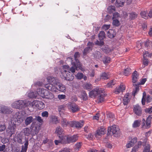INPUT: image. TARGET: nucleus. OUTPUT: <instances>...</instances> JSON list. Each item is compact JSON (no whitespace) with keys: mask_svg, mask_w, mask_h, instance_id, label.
I'll list each match as a JSON object with an SVG mask.
<instances>
[{"mask_svg":"<svg viewBox=\"0 0 152 152\" xmlns=\"http://www.w3.org/2000/svg\"><path fill=\"white\" fill-rule=\"evenodd\" d=\"M23 116L22 114L20 112L16 113L13 115L7 130V134L10 135V137H11L12 135L14 134L15 132L16 121L18 119L21 118Z\"/></svg>","mask_w":152,"mask_h":152,"instance_id":"nucleus-1","label":"nucleus"},{"mask_svg":"<svg viewBox=\"0 0 152 152\" xmlns=\"http://www.w3.org/2000/svg\"><path fill=\"white\" fill-rule=\"evenodd\" d=\"M103 90L101 88H95L89 93V96L91 98H96L98 102H101L104 101Z\"/></svg>","mask_w":152,"mask_h":152,"instance_id":"nucleus-2","label":"nucleus"},{"mask_svg":"<svg viewBox=\"0 0 152 152\" xmlns=\"http://www.w3.org/2000/svg\"><path fill=\"white\" fill-rule=\"evenodd\" d=\"M32 122L30 127V129H32V131H35V133L32 134L34 135L37 134L38 132L40 129V126L36 124L34 121V119H33L31 116H30L27 117L25 120V124L26 125H28L30 124Z\"/></svg>","mask_w":152,"mask_h":152,"instance_id":"nucleus-3","label":"nucleus"},{"mask_svg":"<svg viewBox=\"0 0 152 152\" xmlns=\"http://www.w3.org/2000/svg\"><path fill=\"white\" fill-rule=\"evenodd\" d=\"M69 68V66L64 65L62 66V69L61 71V74L60 76L62 78L67 80H72L73 78V76H70V72L67 71Z\"/></svg>","mask_w":152,"mask_h":152,"instance_id":"nucleus-4","label":"nucleus"},{"mask_svg":"<svg viewBox=\"0 0 152 152\" xmlns=\"http://www.w3.org/2000/svg\"><path fill=\"white\" fill-rule=\"evenodd\" d=\"M29 106L33 108L41 110L45 107V104L41 101L35 100L30 102Z\"/></svg>","mask_w":152,"mask_h":152,"instance_id":"nucleus-5","label":"nucleus"},{"mask_svg":"<svg viewBox=\"0 0 152 152\" xmlns=\"http://www.w3.org/2000/svg\"><path fill=\"white\" fill-rule=\"evenodd\" d=\"M138 78V75L137 72L136 71H135L133 73L132 75V79L133 86L135 87V89L134 90V94L133 95L135 96V94L138 91V86L137 85V83H136Z\"/></svg>","mask_w":152,"mask_h":152,"instance_id":"nucleus-6","label":"nucleus"},{"mask_svg":"<svg viewBox=\"0 0 152 152\" xmlns=\"http://www.w3.org/2000/svg\"><path fill=\"white\" fill-rule=\"evenodd\" d=\"M111 132L112 134L115 137H118L120 135V133L118 126L115 125L108 127V132Z\"/></svg>","mask_w":152,"mask_h":152,"instance_id":"nucleus-7","label":"nucleus"},{"mask_svg":"<svg viewBox=\"0 0 152 152\" xmlns=\"http://www.w3.org/2000/svg\"><path fill=\"white\" fill-rule=\"evenodd\" d=\"M26 105V102L24 101L19 100L13 103L11 106L13 108L19 109L24 108Z\"/></svg>","mask_w":152,"mask_h":152,"instance_id":"nucleus-8","label":"nucleus"},{"mask_svg":"<svg viewBox=\"0 0 152 152\" xmlns=\"http://www.w3.org/2000/svg\"><path fill=\"white\" fill-rule=\"evenodd\" d=\"M78 137L77 135H74L72 136L66 135L64 137L65 140V143H69L75 142L78 140Z\"/></svg>","mask_w":152,"mask_h":152,"instance_id":"nucleus-9","label":"nucleus"},{"mask_svg":"<svg viewBox=\"0 0 152 152\" xmlns=\"http://www.w3.org/2000/svg\"><path fill=\"white\" fill-rule=\"evenodd\" d=\"M64 130L60 126L57 127L55 131V133L59 139L63 140L66 135H64Z\"/></svg>","mask_w":152,"mask_h":152,"instance_id":"nucleus-10","label":"nucleus"},{"mask_svg":"<svg viewBox=\"0 0 152 152\" xmlns=\"http://www.w3.org/2000/svg\"><path fill=\"white\" fill-rule=\"evenodd\" d=\"M142 127L143 129H148L151 127V121L150 117L149 116L147 119L146 121L145 119H143L142 120Z\"/></svg>","mask_w":152,"mask_h":152,"instance_id":"nucleus-11","label":"nucleus"},{"mask_svg":"<svg viewBox=\"0 0 152 152\" xmlns=\"http://www.w3.org/2000/svg\"><path fill=\"white\" fill-rule=\"evenodd\" d=\"M37 94L43 98H45L46 95L49 94V91L42 88L38 89L37 91Z\"/></svg>","mask_w":152,"mask_h":152,"instance_id":"nucleus-12","label":"nucleus"},{"mask_svg":"<svg viewBox=\"0 0 152 152\" xmlns=\"http://www.w3.org/2000/svg\"><path fill=\"white\" fill-rule=\"evenodd\" d=\"M83 122L84 121H80V122L76 121H70L71 126L75 127L78 128H81L83 126Z\"/></svg>","mask_w":152,"mask_h":152,"instance_id":"nucleus-13","label":"nucleus"},{"mask_svg":"<svg viewBox=\"0 0 152 152\" xmlns=\"http://www.w3.org/2000/svg\"><path fill=\"white\" fill-rule=\"evenodd\" d=\"M133 112L135 114L138 116H140L142 113V110L141 107L137 104L133 106Z\"/></svg>","mask_w":152,"mask_h":152,"instance_id":"nucleus-14","label":"nucleus"},{"mask_svg":"<svg viewBox=\"0 0 152 152\" xmlns=\"http://www.w3.org/2000/svg\"><path fill=\"white\" fill-rule=\"evenodd\" d=\"M106 132L105 129L104 127H101L98 129L95 134V136L96 138H99L102 135L104 134Z\"/></svg>","mask_w":152,"mask_h":152,"instance_id":"nucleus-15","label":"nucleus"},{"mask_svg":"<svg viewBox=\"0 0 152 152\" xmlns=\"http://www.w3.org/2000/svg\"><path fill=\"white\" fill-rule=\"evenodd\" d=\"M80 54L79 52H77L75 53L74 55L75 60V62L76 63V65L79 68V69L82 71H83L84 69L82 68L81 66V65L80 64L79 60L77 59V58L80 57Z\"/></svg>","mask_w":152,"mask_h":152,"instance_id":"nucleus-16","label":"nucleus"},{"mask_svg":"<svg viewBox=\"0 0 152 152\" xmlns=\"http://www.w3.org/2000/svg\"><path fill=\"white\" fill-rule=\"evenodd\" d=\"M12 112V109L5 106L0 107V113L4 114H10Z\"/></svg>","mask_w":152,"mask_h":152,"instance_id":"nucleus-17","label":"nucleus"},{"mask_svg":"<svg viewBox=\"0 0 152 152\" xmlns=\"http://www.w3.org/2000/svg\"><path fill=\"white\" fill-rule=\"evenodd\" d=\"M69 108L70 111L75 113L79 110L78 106L75 103H71L69 105Z\"/></svg>","mask_w":152,"mask_h":152,"instance_id":"nucleus-18","label":"nucleus"},{"mask_svg":"<svg viewBox=\"0 0 152 152\" xmlns=\"http://www.w3.org/2000/svg\"><path fill=\"white\" fill-rule=\"evenodd\" d=\"M55 85L53 84L49 83L45 84V87L48 90L52 92H55L57 91V88Z\"/></svg>","mask_w":152,"mask_h":152,"instance_id":"nucleus-19","label":"nucleus"},{"mask_svg":"<svg viewBox=\"0 0 152 152\" xmlns=\"http://www.w3.org/2000/svg\"><path fill=\"white\" fill-rule=\"evenodd\" d=\"M47 79L49 83H52L56 85L58 83L59 80L56 78L49 76L47 77Z\"/></svg>","mask_w":152,"mask_h":152,"instance_id":"nucleus-20","label":"nucleus"},{"mask_svg":"<svg viewBox=\"0 0 152 152\" xmlns=\"http://www.w3.org/2000/svg\"><path fill=\"white\" fill-rule=\"evenodd\" d=\"M72 58H68L67 59L70 60L71 61L72 64L73 66L71 67L69 70L72 73H74L75 72V69H76L77 70V68H79L77 67V66L76 65V63H75V62H73V61L72 60Z\"/></svg>","mask_w":152,"mask_h":152,"instance_id":"nucleus-21","label":"nucleus"},{"mask_svg":"<svg viewBox=\"0 0 152 152\" xmlns=\"http://www.w3.org/2000/svg\"><path fill=\"white\" fill-rule=\"evenodd\" d=\"M56 86L57 89L59 91L63 92H64L66 91V88L65 86L60 83L59 81L58 84L56 85Z\"/></svg>","mask_w":152,"mask_h":152,"instance_id":"nucleus-22","label":"nucleus"},{"mask_svg":"<svg viewBox=\"0 0 152 152\" xmlns=\"http://www.w3.org/2000/svg\"><path fill=\"white\" fill-rule=\"evenodd\" d=\"M70 121H67L66 119L64 118H62L61 121V126L64 127H66L69 125L71 126V124H70Z\"/></svg>","mask_w":152,"mask_h":152,"instance_id":"nucleus-23","label":"nucleus"},{"mask_svg":"<svg viewBox=\"0 0 152 152\" xmlns=\"http://www.w3.org/2000/svg\"><path fill=\"white\" fill-rule=\"evenodd\" d=\"M125 89V86L124 85H121L119 86L115 90V92L116 94H118L120 92H122Z\"/></svg>","mask_w":152,"mask_h":152,"instance_id":"nucleus-24","label":"nucleus"},{"mask_svg":"<svg viewBox=\"0 0 152 152\" xmlns=\"http://www.w3.org/2000/svg\"><path fill=\"white\" fill-rule=\"evenodd\" d=\"M107 36L110 38H113L116 35V33L113 29H109L107 32Z\"/></svg>","mask_w":152,"mask_h":152,"instance_id":"nucleus-25","label":"nucleus"},{"mask_svg":"<svg viewBox=\"0 0 152 152\" xmlns=\"http://www.w3.org/2000/svg\"><path fill=\"white\" fill-rule=\"evenodd\" d=\"M28 144V140H26L24 145L21 146V150L20 152H26Z\"/></svg>","mask_w":152,"mask_h":152,"instance_id":"nucleus-26","label":"nucleus"},{"mask_svg":"<svg viewBox=\"0 0 152 152\" xmlns=\"http://www.w3.org/2000/svg\"><path fill=\"white\" fill-rule=\"evenodd\" d=\"M23 131V132L25 135L28 136L31 134H31L32 136L34 135V134H32L35 133V132L34 131L31 130V131H30V129L28 128H24Z\"/></svg>","mask_w":152,"mask_h":152,"instance_id":"nucleus-27","label":"nucleus"},{"mask_svg":"<svg viewBox=\"0 0 152 152\" xmlns=\"http://www.w3.org/2000/svg\"><path fill=\"white\" fill-rule=\"evenodd\" d=\"M125 2V0H117L115 3L116 6L118 7H122Z\"/></svg>","mask_w":152,"mask_h":152,"instance_id":"nucleus-28","label":"nucleus"},{"mask_svg":"<svg viewBox=\"0 0 152 152\" xmlns=\"http://www.w3.org/2000/svg\"><path fill=\"white\" fill-rule=\"evenodd\" d=\"M129 94L128 93L126 94L124 97L123 102L124 105H127L129 101V99L128 98Z\"/></svg>","mask_w":152,"mask_h":152,"instance_id":"nucleus-29","label":"nucleus"},{"mask_svg":"<svg viewBox=\"0 0 152 152\" xmlns=\"http://www.w3.org/2000/svg\"><path fill=\"white\" fill-rule=\"evenodd\" d=\"M51 122L53 124H56L59 123L57 118L55 116H52L50 117Z\"/></svg>","mask_w":152,"mask_h":152,"instance_id":"nucleus-30","label":"nucleus"},{"mask_svg":"<svg viewBox=\"0 0 152 152\" xmlns=\"http://www.w3.org/2000/svg\"><path fill=\"white\" fill-rule=\"evenodd\" d=\"M83 88L88 91L92 88V86L90 83H86L83 85Z\"/></svg>","mask_w":152,"mask_h":152,"instance_id":"nucleus-31","label":"nucleus"},{"mask_svg":"<svg viewBox=\"0 0 152 152\" xmlns=\"http://www.w3.org/2000/svg\"><path fill=\"white\" fill-rule=\"evenodd\" d=\"M60 140H55L54 141V143L56 145H59L60 143H65V139L62 140L60 139Z\"/></svg>","mask_w":152,"mask_h":152,"instance_id":"nucleus-32","label":"nucleus"},{"mask_svg":"<svg viewBox=\"0 0 152 152\" xmlns=\"http://www.w3.org/2000/svg\"><path fill=\"white\" fill-rule=\"evenodd\" d=\"M140 15L141 16L145 19H147L148 18V13H147L146 11H142L141 12Z\"/></svg>","mask_w":152,"mask_h":152,"instance_id":"nucleus-33","label":"nucleus"},{"mask_svg":"<svg viewBox=\"0 0 152 152\" xmlns=\"http://www.w3.org/2000/svg\"><path fill=\"white\" fill-rule=\"evenodd\" d=\"M94 57L96 59H99L102 57V55L100 52L96 51L94 54Z\"/></svg>","mask_w":152,"mask_h":152,"instance_id":"nucleus-34","label":"nucleus"},{"mask_svg":"<svg viewBox=\"0 0 152 152\" xmlns=\"http://www.w3.org/2000/svg\"><path fill=\"white\" fill-rule=\"evenodd\" d=\"M110 76L109 75L105 72L102 73L101 75L100 79H107L109 78Z\"/></svg>","mask_w":152,"mask_h":152,"instance_id":"nucleus-35","label":"nucleus"},{"mask_svg":"<svg viewBox=\"0 0 152 152\" xmlns=\"http://www.w3.org/2000/svg\"><path fill=\"white\" fill-rule=\"evenodd\" d=\"M102 51L106 53H109L111 52V50L107 46H104L102 48Z\"/></svg>","mask_w":152,"mask_h":152,"instance_id":"nucleus-36","label":"nucleus"},{"mask_svg":"<svg viewBox=\"0 0 152 152\" xmlns=\"http://www.w3.org/2000/svg\"><path fill=\"white\" fill-rule=\"evenodd\" d=\"M91 47H88L86 48L84 50L83 52V56H85L88 53L90 50H91Z\"/></svg>","mask_w":152,"mask_h":152,"instance_id":"nucleus-37","label":"nucleus"},{"mask_svg":"<svg viewBox=\"0 0 152 152\" xmlns=\"http://www.w3.org/2000/svg\"><path fill=\"white\" fill-rule=\"evenodd\" d=\"M140 120H136L135 121L132 125L133 128H136L139 127L140 125Z\"/></svg>","mask_w":152,"mask_h":152,"instance_id":"nucleus-38","label":"nucleus"},{"mask_svg":"<svg viewBox=\"0 0 152 152\" xmlns=\"http://www.w3.org/2000/svg\"><path fill=\"white\" fill-rule=\"evenodd\" d=\"M99 37L100 40L103 39L105 37V33L103 31H101L99 34Z\"/></svg>","mask_w":152,"mask_h":152,"instance_id":"nucleus-39","label":"nucleus"},{"mask_svg":"<svg viewBox=\"0 0 152 152\" xmlns=\"http://www.w3.org/2000/svg\"><path fill=\"white\" fill-rule=\"evenodd\" d=\"M137 15L135 12H131L130 13L129 18L131 20H133L137 18Z\"/></svg>","mask_w":152,"mask_h":152,"instance_id":"nucleus-40","label":"nucleus"},{"mask_svg":"<svg viewBox=\"0 0 152 152\" xmlns=\"http://www.w3.org/2000/svg\"><path fill=\"white\" fill-rule=\"evenodd\" d=\"M115 10V6H109L107 8L108 12L109 13H111L114 12Z\"/></svg>","mask_w":152,"mask_h":152,"instance_id":"nucleus-41","label":"nucleus"},{"mask_svg":"<svg viewBox=\"0 0 152 152\" xmlns=\"http://www.w3.org/2000/svg\"><path fill=\"white\" fill-rule=\"evenodd\" d=\"M81 97L83 98V99L86 100L88 99V96L87 94L85 91H83L81 92Z\"/></svg>","mask_w":152,"mask_h":152,"instance_id":"nucleus-42","label":"nucleus"},{"mask_svg":"<svg viewBox=\"0 0 152 152\" xmlns=\"http://www.w3.org/2000/svg\"><path fill=\"white\" fill-rule=\"evenodd\" d=\"M115 83L116 82L115 80H112L108 83L107 86L108 87H112L113 86H114Z\"/></svg>","mask_w":152,"mask_h":152,"instance_id":"nucleus-43","label":"nucleus"},{"mask_svg":"<svg viewBox=\"0 0 152 152\" xmlns=\"http://www.w3.org/2000/svg\"><path fill=\"white\" fill-rule=\"evenodd\" d=\"M37 94L35 92L31 91L28 94V96L30 98H34L37 96Z\"/></svg>","mask_w":152,"mask_h":152,"instance_id":"nucleus-44","label":"nucleus"},{"mask_svg":"<svg viewBox=\"0 0 152 152\" xmlns=\"http://www.w3.org/2000/svg\"><path fill=\"white\" fill-rule=\"evenodd\" d=\"M107 116L108 117L110 118V121H113L115 118V117L114 115L111 113L108 114L107 115Z\"/></svg>","mask_w":152,"mask_h":152,"instance_id":"nucleus-45","label":"nucleus"},{"mask_svg":"<svg viewBox=\"0 0 152 152\" xmlns=\"http://www.w3.org/2000/svg\"><path fill=\"white\" fill-rule=\"evenodd\" d=\"M83 74L82 73H78L75 75L77 79L78 80H81L83 78Z\"/></svg>","mask_w":152,"mask_h":152,"instance_id":"nucleus-46","label":"nucleus"},{"mask_svg":"<svg viewBox=\"0 0 152 152\" xmlns=\"http://www.w3.org/2000/svg\"><path fill=\"white\" fill-rule=\"evenodd\" d=\"M102 61L105 64L108 63L110 61V58L109 57L105 56L103 58Z\"/></svg>","mask_w":152,"mask_h":152,"instance_id":"nucleus-47","label":"nucleus"},{"mask_svg":"<svg viewBox=\"0 0 152 152\" xmlns=\"http://www.w3.org/2000/svg\"><path fill=\"white\" fill-rule=\"evenodd\" d=\"M131 69L130 68H127L124 70V74L126 76H128L130 74Z\"/></svg>","mask_w":152,"mask_h":152,"instance_id":"nucleus-48","label":"nucleus"},{"mask_svg":"<svg viewBox=\"0 0 152 152\" xmlns=\"http://www.w3.org/2000/svg\"><path fill=\"white\" fill-rule=\"evenodd\" d=\"M54 95L52 94V93H50L49 91V94H47V95H46V96H45V98L48 99H53L54 98Z\"/></svg>","mask_w":152,"mask_h":152,"instance_id":"nucleus-49","label":"nucleus"},{"mask_svg":"<svg viewBox=\"0 0 152 152\" xmlns=\"http://www.w3.org/2000/svg\"><path fill=\"white\" fill-rule=\"evenodd\" d=\"M82 145V142H79L77 143L75 145V149L76 150H79L80 148Z\"/></svg>","mask_w":152,"mask_h":152,"instance_id":"nucleus-50","label":"nucleus"},{"mask_svg":"<svg viewBox=\"0 0 152 152\" xmlns=\"http://www.w3.org/2000/svg\"><path fill=\"white\" fill-rule=\"evenodd\" d=\"M34 119H36L40 123L42 124L43 123V120L42 118L39 116H35V118Z\"/></svg>","mask_w":152,"mask_h":152,"instance_id":"nucleus-51","label":"nucleus"},{"mask_svg":"<svg viewBox=\"0 0 152 152\" xmlns=\"http://www.w3.org/2000/svg\"><path fill=\"white\" fill-rule=\"evenodd\" d=\"M113 24L114 26H118L120 24L119 21L117 19H113Z\"/></svg>","mask_w":152,"mask_h":152,"instance_id":"nucleus-52","label":"nucleus"},{"mask_svg":"<svg viewBox=\"0 0 152 152\" xmlns=\"http://www.w3.org/2000/svg\"><path fill=\"white\" fill-rule=\"evenodd\" d=\"M150 151V146L149 145H147L145 146L143 152H149Z\"/></svg>","mask_w":152,"mask_h":152,"instance_id":"nucleus-53","label":"nucleus"},{"mask_svg":"<svg viewBox=\"0 0 152 152\" xmlns=\"http://www.w3.org/2000/svg\"><path fill=\"white\" fill-rule=\"evenodd\" d=\"M110 25H104L102 27V29L103 30H106L109 29L110 27Z\"/></svg>","mask_w":152,"mask_h":152,"instance_id":"nucleus-54","label":"nucleus"},{"mask_svg":"<svg viewBox=\"0 0 152 152\" xmlns=\"http://www.w3.org/2000/svg\"><path fill=\"white\" fill-rule=\"evenodd\" d=\"M144 59L143 60V64L144 65V66L142 67H140V69H142L143 67H144L145 66H146L148 65V60H147L145 58H144Z\"/></svg>","mask_w":152,"mask_h":152,"instance_id":"nucleus-55","label":"nucleus"},{"mask_svg":"<svg viewBox=\"0 0 152 152\" xmlns=\"http://www.w3.org/2000/svg\"><path fill=\"white\" fill-rule=\"evenodd\" d=\"M146 78H143L141 80L140 83H137V85H138V87H139V85H143L146 82ZM139 89V88H138V90Z\"/></svg>","mask_w":152,"mask_h":152,"instance_id":"nucleus-56","label":"nucleus"},{"mask_svg":"<svg viewBox=\"0 0 152 152\" xmlns=\"http://www.w3.org/2000/svg\"><path fill=\"white\" fill-rule=\"evenodd\" d=\"M49 114L48 112L45 111L42 113V116L44 117L47 118Z\"/></svg>","mask_w":152,"mask_h":152,"instance_id":"nucleus-57","label":"nucleus"},{"mask_svg":"<svg viewBox=\"0 0 152 152\" xmlns=\"http://www.w3.org/2000/svg\"><path fill=\"white\" fill-rule=\"evenodd\" d=\"M64 110V106L62 105L59 106L58 107V110L59 112H63Z\"/></svg>","mask_w":152,"mask_h":152,"instance_id":"nucleus-58","label":"nucleus"},{"mask_svg":"<svg viewBox=\"0 0 152 152\" xmlns=\"http://www.w3.org/2000/svg\"><path fill=\"white\" fill-rule=\"evenodd\" d=\"M87 138L89 140H92L93 137V135L91 134L90 133L88 135H86Z\"/></svg>","mask_w":152,"mask_h":152,"instance_id":"nucleus-59","label":"nucleus"},{"mask_svg":"<svg viewBox=\"0 0 152 152\" xmlns=\"http://www.w3.org/2000/svg\"><path fill=\"white\" fill-rule=\"evenodd\" d=\"M65 97L66 96L65 95L59 94L58 95V98L60 100L65 99Z\"/></svg>","mask_w":152,"mask_h":152,"instance_id":"nucleus-60","label":"nucleus"},{"mask_svg":"<svg viewBox=\"0 0 152 152\" xmlns=\"http://www.w3.org/2000/svg\"><path fill=\"white\" fill-rule=\"evenodd\" d=\"M6 128V126L4 125H0V131L2 132L4 131Z\"/></svg>","mask_w":152,"mask_h":152,"instance_id":"nucleus-61","label":"nucleus"},{"mask_svg":"<svg viewBox=\"0 0 152 152\" xmlns=\"http://www.w3.org/2000/svg\"><path fill=\"white\" fill-rule=\"evenodd\" d=\"M120 15L118 12H115L113 14V19L114 18H117L119 17Z\"/></svg>","mask_w":152,"mask_h":152,"instance_id":"nucleus-62","label":"nucleus"},{"mask_svg":"<svg viewBox=\"0 0 152 152\" xmlns=\"http://www.w3.org/2000/svg\"><path fill=\"white\" fill-rule=\"evenodd\" d=\"M58 152H70L69 149L67 148H64L61 149Z\"/></svg>","mask_w":152,"mask_h":152,"instance_id":"nucleus-63","label":"nucleus"},{"mask_svg":"<svg viewBox=\"0 0 152 152\" xmlns=\"http://www.w3.org/2000/svg\"><path fill=\"white\" fill-rule=\"evenodd\" d=\"M95 44L96 45H98L100 46H102L103 45L104 43L102 41H97L96 42Z\"/></svg>","mask_w":152,"mask_h":152,"instance_id":"nucleus-64","label":"nucleus"}]
</instances>
